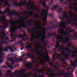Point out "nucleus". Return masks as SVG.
Masks as SVG:
<instances>
[{"label": "nucleus", "mask_w": 77, "mask_h": 77, "mask_svg": "<svg viewBox=\"0 0 77 77\" xmlns=\"http://www.w3.org/2000/svg\"><path fill=\"white\" fill-rule=\"evenodd\" d=\"M49 9L48 8L47 10V11L44 14H43L42 13H40V15H41V16H44V15H45V20L46 21V22H47V15H48V11Z\"/></svg>", "instance_id": "2eb2a0df"}, {"label": "nucleus", "mask_w": 77, "mask_h": 77, "mask_svg": "<svg viewBox=\"0 0 77 77\" xmlns=\"http://www.w3.org/2000/svg\"><path fill=\"white\" fill-rule=\"evenodd\" d=\"M60 20H63L64 19V17H60Z\"/></svg>", "instance_id": "bf43d9fd"}, {"label": "nucleus", "mask_w": 77, "mask_h": 77, "mask_svg": "<svg viewBox=\"0 0 77 77\" xmlns=\"http://www.w3.org/2000/svg\"><path fill=\"white\" fill-rule=\"evenodd\" d=\"M39 29H41V30H44V31H46V30H49V28H42L41 27H35V28H32V30H38Z\"/></svg>", "instance_id": "f3484780"}, {"label": "nucleus", "mask_w": 77, "mask_h": 77, "mask_svg": "<svg viewBox=\"0 0 77 77\" xmlns=\"http://www.w3.org/2000/svg\"><path fill=\"white\" fill-rule=\"evenodd\" d=\"M62 2H63V0H60V2L61 3H62L63 5H66V4H67V3L66 2L63 3Z\"/></svg>", "instance_id": "79ce46f5"}, {"label": "nucleus", "mask_w": 77, "mask_h": 77, "mask_svg": "<svg viewBox=\"0 0 77 77\" xmlns=\"http://www.w3.org/2000/svg\"><path fill=\"white\" fill-rule=\"evenodd\" d=\"M9 44V42L5 41H2L1 42V44Z\"/></svg>", "instance_id": "f704fd0d"}, {"label": "nucleus", "mask_w": 77, "mask_h": 77, "mask_svg": "<svg viewBox=\"0 0 77 77\" xmlns=\"http://www.w3.org/2000/svg\"><path fill=\"white\" fill-rule=\"evenodd\" d=\"M6 12L8 13L9 14H11L10 12H15V11H12L11 10L10 8H9L8 9H6V10L4 12V14H5Z\"/></svg>", "instance_id": "6ab92c4d"}, {"label": "nucleus", "mask_w": 77, "mask_h": 77, "mask_svg": "<svg viewBox=\"0 0 77 77\" xmlns=\"http://www.w3.org/2000/svg\"><path fill=\"white\" fill-rule=\"evenodd\" d=\"M26 27V28H27L28 29H27V31H28L27 32L28 33H31V32H30V30L29 29L28 27H27V26Z\"/></svg>", "instance_id": "49530a36"}, {"label": "nucleus", "mask_w": 77, "mask_h": 77, "mask_svg": "<svg viewBox=\"0 0 77 77\" xmlns=\"http://www.w3.org/2000/svg\"><path fill=\"white\" fill-rule=\"evenodd\" d=\"M72 45V43H70L69 44V47H71V45Z\"/></svg>", "instance_id": "774afa93"}, {"label": "nucleus", "mask_w": 77, "mask_h": 77, "mask_svg": "<svg viewBox=\"0 0 77 77\" xmlns=\"http://www.w3.org/2000/svg\"><path fill=\"white\" fill-rule=\"evenodd\" d=\"M56 48H57V47L59 48V50H58L57 51L58 52H59V51H61V50H65V51H67L68 52L71 51L69 50V48H65V46L64 45H62V47L60 46V45L59 44H57L56 46L55 47Z\"/></svg>", "instance_id": "39448f33"}, {"label": "nucleus", "mask_w": 77, "mask_h": 77, "mask_svg": "<svg viewBox=\"0 0 77 77\" xmlns=\"http://www.w3.org/2000/svg\"><path fill=\"white\" fill-rule=\"evenodd\" d=\"M73 53L74 54L71 55V54H69V56H72V57L73 58L74 57H77V55L76 54V53H77V51H73Z\"/></svg>", "instance_id": "5701e85b"}, {"label": "nucleus", "mask_w": 77, "mask_h": 77, "mask_svg": "<svg viewBox=\"0 0 77 77\" xmlns=\"http://www.w3.org/2000/svg\"><path fill=\"white\" fill-rule=\"evenodd\" d=\"M59 66H60V67H61V66H62L63 68H66V66L64 65H59Z\"/></svg>", "instance_id": "de8ad7c7"}, {"label": "nucleus", "mask_w": 77, "mask_h": 77, "mask_svg": "<svg viewBox=\"0 0 77 77\" xmlns=\"http://www.w3.org/2000/svg\"><path fill=\"white\" fill-rule=\"evenodd\" d=\"M2 68H6L7 69V68H8V67L5 66H2Z\"/></svg>", "instance_id": "052dcab7"}, {"label": "nucleus", "mask_w": 77, "mask_h": 77, "mask_svg": "<svg viewBox=\"0 0 77 77\" xmlns=\"http://www.w3.org/2000/svg\"><path fill=\"white\" fill-rule=\"evenodd\" d=\"M38 48H40V49L41 50H45V48L42 47V45H39L38 47L34 48V49L31 50V51L33 53H35V52H36V53H37V54L38 53H40V52H42V51H40L38 50Z\"/></svg>", "instance_id": "423d86ee"}, {"label": "nucleus", "mask_w": 77, "mask_h": 77, "mask_svg": "<svg viewBox=\"0 0 77 77\" xmlns=\"http://www.w3.org/2000/svg\"><path fill=\"white\" fill-rule=\"evenodd\" d=\"M3 39H6V40L8 39H8H9V38L8 37H6L4 38Z\"/></svg>", "instance_id": "6e6d98bb"}, {"label": "nucleus", "mask_w": 77, "mask_h": 77, "mask_svg": "<svg viewBox=\"0 0 77 77\" xmlns=\"http://www.w3.org/2000/svg\"><path fill=\"white\" fill-rule=\"evenodd\" d=\"M46 61L44 60H43V62H42L40 63V64L41 65H45V63H46Z\"/></svg>", "instance_id": "58836bf2"}, {"label": "nucleus", "mask_w": 77, "mask_h": 77, "mask_svg": "<svg viewBox=\"0 0 77 77\" xmlns=\"http://www.w3.org/2000/svg\"><path fill=\"white\" fill-rule=\"evenodd\" d=\"M32 56V54L31 53H27V56L28 57H29L30 56Z\"/></svg>", "instance_id": "09e8293b"}, {"label": "nucleus", "mask_w": 77, "mask_h": 77, "mask_svg": "<svg viewBox=\"0 0 77 77\" xmlns=\"http://www.w3.org/2000/svg\"><path fill=\"white\" fill-rule=\"evenodd\" d=\"M7 21V20H6V16L5 15H3L2 17V20H0V22H3L4 24H5V25H2V27H3L4 28L6 29V27H8V26L9 25V23H5Z\"/></svg>", "instance_id": "6e6552de"}, {"label": "nucleus", "mask_w": 77, "mask_h": 77, "mask_svg": "<svg viewBox=\"0 0 77 77\" xmlns=\"http://www.w3.org/2000/svg\"><path fill=\"white\" fill-rule=\"evenodd\" d=\"M56 39L57 40H59V39L60 40H61L58 41L57 42V43H60V42H62V43H66L65 41L63 39V37L60 36V35H59V37H57Z\"/></svg>", "instance_id": "f8f14e48"}, {"label": "nucleus", "mask_w": 77, "mask_h": 77, "mask_svg": "<svg viewBox=\"0 0 77 77\" xmlns=\"http://www.w3.org/2000/svg\"><path fill=\"white\" fill-rule=\"evenodd\" d=\"M46 61L44 60H43V62H42L40 63V64L41 65H45V63H46Z\"/></svg>", "instance_id": "ea45409f"}, {"label": "nucleus", "mask_w": 77, "mask_h": 77, "mask_svg": "<svg viewBox=\"0 0 77 77\" xmlns=\"http://www.w3.org/2000/svg\"><path fill=\"white\" fill-rule=\"evenodd\" d=\"M8 49H9L11 52H13L14 51V50L12 49V47L10 46H7L4 49L5 51H6V52H8V51H9V50H8Z\"/></svg>", "instance_id": "4468645a"}, {"label": "nucleus", "mask_w": 77, "mask_h": 77, "mask_svg": "<svg viewBox=\"0 0 77 77\" xmlns=\"http://www.w3.org/2000/svg\"><path fill=\"white\" fill-rule=\"evenodd\" d=\"M33 75V74L32 73V72H30L28 74L23 75V76H21V77H29L30 75Z\"/></svg>", "instance_id": "a878e982"}, {"label": "nucleus", "mask_w": 77, "mask_h": 77, "mask_svg": "<svg viewBox=\"0 0 77 77\" xmlns=\"http://www.w3.org/2000/svg\"><path fill=\"white\" fill-rule=\"evenodd\" d=\"M23 18H24L23 20H22V21H18L17 22H14V20H11V21L9 22V23H10L12 26H16V25H17L18 23H20L21 24V25H20V27H23L24 28H26V27H27V25L26 24V22L25 21H28L27 19L28 18H29V16H28L26 17H23Z\"/></svg>", "instance_id": "f257e3e1"}, {"label": "nucleus", "mask_w": 77, "mask_h": 77, "mask_svg": "<svg viewBox=\"0 0 77 77\" xmlns=\"http://www.w3.org/2000/svg\"><path fill=\"white\" fill-rule=\"evenodd\" d=\"M35 39V38L32 37L31 38V41L32 42H34V40Z\"/></svg>", "instance_id": "37998d69"}, {"label": "nucleus", "mask_w": 77, "mask_h": 77, "mask_svg": "<svg viewBox=\"0 0 77 77\" xmlns=\"http://www.w3.org/2000/svg\"><path fill=\"white\" fill-rule=\"evenodd\" d=\"M13 59H15V60L17 62H22L23 61V58H17L15 57H11L8 59H7L8 61H11L12 63H13V64H15V62L14 60H13Z\"/></svg>", "instance_id": "20e7f679"}, {"label": "nucleus", "mask_w": 77, "mask_h": 77, "mask_svg": "<svg viewBox=\"0 0 77 77\" xmlns=\"http://www.w3.org/2000/svg\"><path fill=\"white\" fill-rule=\"evenodd\" d=\"M54 33L53 34L52 33H49L48 34V36L49 38H51V36H55L56 35V32L55 31L54 32Z\"/></svg>", "instance_id": "393cba45"}, {"label": "nucleus", "mask_w": 77, "mask_h": 77, "mask_svg": "<svg viewBox=\"0 0 77 77\" xmlns=\"http://www.w3.org/2000/svg\"><path fill=\"white\" fill-rule=\"evenodd\" d=\"M75 15V13H73L70 14L69 16H68L67 14H65L63 15V17H66L68 18V19H69V21H70V22L71 21L77 22V19L76 18L75 19H74V18H76Z\"/></svg>", "instance_id": "7ed1b4c3"}, {"label": "nucleus", "mask_w": 77, "mask_h": 77, "mask_svg": "<svg viewBox=\"0 0 77 77\" xmlns=\"http://www.w3.org/2000/svg\"><path fill=\"white\" fill-rule=\"evenodd\" d=\"M62 11V8H60L58 11V13H60V12H61V11Z\"/></svg>", "instance_id": "864d4df0"}, {"label": "nucleus", "mask_w": 77, "mask_h": 77, "mask_svg": "<svg viewBox=\"0 0 77 77\" xmlns=\"http://www.w3.org/2000/svg\"><path fill=\"white\" fill-rule=\"evenodd\" d=\"M62 54H63V55H65V52L63 51L62 52Z\"/></svg>", "instance_id": "69168bd1"}, {"label": "nucleus", "mask_w": 77, "mask_h": 77, "mask_svg": "<svg viewBox=\"0 0 77 77\" xmlns=\"http://www.w3.org/2000/svg\"><path fill=\"white\" fill-rule=\"evenodd\" d=\"M36 71H37L38 73H41V74H45V72H44V70L43 69L41 70H39L38 68L35 69Z\"/></svg>", "instance_id": "b1692460"}, {"label": "nucleus", "mask_w": 77, "mask_h": 77, "mask_svg": "<svg viewBox=\"0 0 77 77\" xmlns=\"http://www.w3.org/2000/svg\"><path fill=\"white\" fill-rule=\"evenodd\" d=\"M58 33H63L64 36H66L67 35V32H65L64 29L63 30V31L60 30V29H59L58 30Z\"/></svg>", "instance_id": "aec40b11"}, {"label": "nucleus", "mask_w": 77, "mask_h": 77, "mask_svg": "<svg viewBox=\"0 0 77 77\" xmlns=\"http://www.w3.org/2000/svg\"><path fill=\"white\" fill-rule=\"evenodd\" d=\"M55 56H57V57H59V58H60V57H62V56L60 54H58L57 55V54H55L53 56L52 60H54V59H56V58H55Z\"/></svg>", "instance_id": "412c9836"}, {"label": "nucleus", "mask_w": 77, "mask_h": 77, "mask_svg": "<svg viewBox=\"0 0 77 77\" xmlns=\"http://www.w3.org/2000/svg\"><path fill=\"white\" fill-rule=\"evenodd\" d=\"M69 37H71V35H70L69 36V37L68 38H67L66 39V38H65V41L66 42H69V41L70 40L69 39Z\"/></svg>", "instance_id": "72a5a7b5"}, {"label": "nucleus", "mask_w": 77, "mask_h": 77, "mask_svg": "<svg viewBox=\"0 0 77 77\" xmlns=\"http://www.w3.org/2000/svg\"><path fill=\"white\" fill-rule=\"evenodd\" d=\"M63 74H66V75H72V73H68L67 74L64 70H63V72L61 71L60 73H56L54 74L53 73L51 74V75L53 77H58L60 75H63Z\"/></svg>", "instance_id": "0eeeda50"}, {"label": "nucleus", "mask_w": 77, "mask_h": 77, "mask_svg": "<svg viewBox=\"0 0 77 77\" xmlns=\"http://www.w3.org/2000/svg\"><path fill=\"white\" fill-rule=\"evenodd\" d=\"M30 13H29L28 12H26V13L27 14H28V15H32L33 14H34V13L32 11H30Z\"/></svg>", "instance_id": "e433bc0d"}, {"label": "nucleus", "mask_w": 77, "mask_h": 77, "mask_svg": "<svg viewBox=\"0 0 77 77\" xmlns=\"http://www.w3.org/2000/svg\"><path fill=\"white\" fill-rule=\"evenodd\" d=\"M49 17H53V14L51 13L49 14Z\"/></svg>", "instance_id": "338daca9"}, {"label": "nucleus", "mask_w": 77, "mask_h": 77, "mask_svg": "<svg viewBox=\"0 0 77 77\" xmlns=\"http://www.w3.org/2000/svg\"><path fill=\"white\" fill-rule=\"evenodd\" d=\"M50 65L51 66H53V68H54L56 69H58V67L56 66V65L53 64V63H51Z\"/></svg>", "instance_id": "bb28decb"}, {"label": "nucleus", "mask_w": 77, "mask_h": 77, "mask_svg": "<svg viewBox=\"0 0 77 77\" xmlns=\"http://www.w3.org/2000/svg\"><path fill=\"white\" fill-rule=\"evenodd\" d=\"M12 13H10V14H9L7 15L8 16H12V15H17V17L18 18H23L24 17L23 16H20V15L21 14L23 15V14H24V13H22L21 14H18V12H17L16 11L15 12H12Z\"/></svg>", "instance_id": "1a4fd4ad"}, {"label": "nucleus", "mask_w": 77, "mask_h": 77, "mask_svg": "<svg viewBox=\"0 0 77 77\" xmlns=\"http://www.w3.org/2000/svg\"><path fill=\"white\" fill-rule=\"evenodd\" d=\"M42 33L43 35H46V31H44L43 32H42Z\"/></svg>", "instance_id": "13d9d810"}, {"label": "nucleus", "mask_w": 77, "mask_h": 77, "mask_svg": "<svg viewBox=\"0 0 77 77\" xmlns=\"http://www.w3.org/2000/svg\"><path fill=\"white\" fill-rule=\"evenodd\" d=\"M11 35L13 38L14 37H17V38H18V37H20V38H24L25 36H26V33H25L24 34H23V36H22V35L21 34L18 35L17 34H15L14 36V35L13 34H11Z\"/></svg>", "instance_id": "ddd939ff"}, {"label": "nucleus", "mask_w": 77, "mask_h": 77, "mask_svg": "<svg viewBox=\"0 0 77 77\" xmlns=\"http://www.w3.org/2000/svg\"><path fill=\"white\" fill-rule=\"evenodd\" d=\"M24 63L26 65V67L29 69H32V66L30 63H29V62H24Z\"/></svg>", "instance_id": "dca6fc26"}, {"label": "nucleus", "mask_w": 77, "mask_h": 77, "mask_svg": "<svg viewBox=\"0 0 77 77\" xmlns=\"http://www.w3.org/2000/svg\"><path fill=\"white\" fill-rule=\"evenodd\" d=\"M46 74L47 75H48V77H50V74L48 73H46Z\"/></svg>", "instance_id": "e2e57ef3"}, {"label": "nucleus", "mask_w": 77, "mask_h": 77, "mask_svg": "<svg viewBox=\"0 0 77 77\" xmlns=\"http://www.w3.org/2000/svg\"><path fill=\"white\" fill-rule=\"evenodd\" d=\"M15 29L16 30H17L18 29H21V27H15Z\"/></svg>", "instance_id": "603ef678"}, {"label": "nucleus", "mask_w": 77, "mask_h": 77, "mask_svg": "<svg viewBox=\"0 0 77 77\" xmlns=\"http://www.w3.org/2000/svg\"><path fill=\"white\" fill-rule=\"evenodd\" d=\"M26 49H31L32 48V46L30 45H29L28 46L26 45Z\"/></svg>", "instance_id": "473e14b6"}, {"label": "nucleus", "mask_w": 77, "mask_h": 77, "mask_svg": "<svg viewBox=\"0 0 77 77\" xmlns=\"http://www.w3.org/2000/svg\"><path fill=\"white\" fill-rule=\"evenodd\" d=\"M73 5L74 6H77V4L76 3L73 2Z\"/></svg>", "instance_id": "8fccbe9b"}, {"label": "nucleus", "mask_w": 77, "mask_h": 77, "mask_svg": "<svg viewBox=\"0 0 77 77\" xmlns=\"http://www.w3.org/2000/svg\"><path fill=\"white\" fill-rule=\"evenodd\" d=\"M72 7H74L73 5H71L70 7H69V9H73V10H74L75 11H77V8H75L74 7L72 8Z\"/></svg>", "instance_id": "7c9ffc66"}, {"label": "nucleus", "mask_w": 77, "mask_h": 77, "mask_svg": "<svg viewBox=\"0 0 77 77\" xmlns=\"http://www.w3.org/2000/svg\"><path fill=\"white\" fill-rule=\"evenodd\" d=\"M37 55L38 56H41L42 58L45 59L46 62H49L50 61V58L49 57H47L45 56L44 54H42L41 53H38L37 54Z\"/></svg>", "instance_id": "9b49d317"}, {"label": "nucleus", "mask_w": 77, "mask_h": 77, "mask_svg": "<svg viewBox=\"0 0 77 77\" xmlns=\"http://www.w3.org/2000/svg\"><path fill=\"white\" fill-rule=\"evenodd\" d=\"M0 14H1L2 15H3V14H4V13L3 12H2L1 10H0Z\"/></svg>", "instance_id": "4d7b16f0"}, {"label": "nucleus", "mask_w": 77, "mask_h": 77, "mask_svg": "<svg viewBox=\"0 0 77 77\" xmlns=\"http://www.w3.org/2000/svg\"><path fill=\"white\" fill-rule=\"evenodd\" d=\"M8 67H10V68H11V69H12V70H14V67H13V66H11V65H10L8 66Z\"/></svg>", "instance_id": "a18cd8bd"}, {"label": "nucleus", "mask_w": 77, "mask_h": 77, "mask_svg": "<svg viewBox=\"0 0 77 77\" xmlns=\"http://www.w3.org/2000/svg\"><path fill=\"white\" fill-rule=\"evenodd\" d=\"M59 7V6L58 5H56L54 6L53 7V9H57V8Z\"/></svg>", "instance_id": "c03bdc74"}, {"label": "nucleus", "mask_w": 77, "mask_h": 77, "mask_svg": "<svg viewBox=\"0 0 77 77\" xmlns=\"http://www.w3.org/2000/svg\"><path fill=\"white\" fill-rule=\"evenodd\" d=\"M73 35L75 36V37L76 39H77V34H76L75 33L73 34Z\"/></svg>", "instance_id": "5fc2aeb1"}, {"label": "nucleus", "mask_w": 77, "mask_h": 77, "mask_svg": "<svg viewBox=\"0 0 77 77\" xmlns=\"http://www.w3.org/2000/svg\"><path fill=\"white\" fill-rule=\"evenodd\" d=\"M46 0H45L44 2H43L42 0H40L39 3L41 5H42L44 7V8H46V5H45V1Z\"/></svg>", "instance_id": "4be33fe9"}, {"label": "nucleus", "mask_w": 77, "mask_h": 77, "mask_svg": "<svg viewBox=\"0 0 77 77\" xmlns=\"http://www.w3.org/2000/svg\"><path fill=\"white\" fill-rule=\"evenodd\" d=\"M48 72H52V73L51 74H51H53H53H54V72H53V70H50V71L48 70Z\"/></svg>", "instance_id": "3c124183"}, {"label": "nucleus", "mask_w": 77, "mask_h": 77, "mask_svg": "<svg viewBox=\"0 0 77 77\" xmlns=\"http://www.w3.org/2000/svg\"><path fill=\"white\" fill-rule=\"evenodd\" d=\"M5 6H7L8 7H11L12 5H9L8 4V0H6L5 2V3L4 4Z\"/></svg>", "instance_id": "c85d7f7f"}, {"label": "nucleus", "mask_w": 77, "mask_h": 77, "mask_svg": "<svg viewBox=\"0 0 77 77\" xmlns=\"http://www.w3.org/2000/svg\"><path fill=\"white\" fill-rule=\"evenodd\" d=\"M70 23V22L69 21V19L67 22H64V24H66V25H67V24H68V23Z\"/></svg>", "instance_id": "a19ab883"}, {"label": "nucleus", "mask_w": 77, "mask_h": 77, "mask_svg": "<svg viewBox=\"0 0 77 77\" xmlns=\"http://www.w3.org/2000/svg\"><path fill=\"white\" fill-rule=\"evenodd\" d=\"M27 56V54H23L22 57H24V56Z\"/></svg>", "instance_id": "0e129e2a"}, {"label": "nucleus", "mask_w": 77, "mask_h": 77, "mask_svg": "<svg viewBox=\"0 0 77 77\" xmlns=\"http://www.w3.org/2000/svg\"><path fill=\"white\" fill-rule=\"evenodd\" d=\"M62 14H67V12H65L63 11V12L61 13Z\"/></svg>", "instance_id": "680f3d73"}, {"label": "nucleus", "mask_w": 77, "mask_h": 77, "mask_svg": "<svg viewBox=\"0 0 77 77\" xmlns=\"http://www.w3.org/2000/svg\"><path fill=\"white\" fill-rule=\"evenodd\" d=\"M58 59L59 60H61V61L62 62H64L66 60L65 59H64L63 58L61 57V58H59Z\"/></svg>", "instance_id": "4c0bfd02"}, {"label": "nucleus", "mask_w": 77, "mask_h": 77, "mask_svg": "<svg viewBox=\"0 0 77 77\" xmlns=\"http://www.w3.org/2000/svg\"><path fill=\"white\" fill-rule=\"evenodd\" d=\"M36 35L38 36V38H37V39L38 41H39V38L42 41V43L44 41H45V38L46 37V34L44 35H43L42 36V38H43L42 39L41 38V36L40 35H39V32H38L36 34Z\"/></svg>", "instance_id": "9d476101"}, {"label": "nucleus", "mask_w": 77, "mask_h": 77, "mask_svg": "<svg viewBox=\"0 0 77 77\" xmlns=\"http://www.w3.org/2000/svg\"><path fill=\"white\" fill-rule=\"evenodd\" d=\"M63 22L62 21L61 23H60V27H63L64 29H66V27H65V24H63Z\"/></svg>", "instance_id": "c756f323"}, {"label": "nucleus", "mask_w": 77, "mask_h": 77, "mask_svg": "<svg viewBox=\"0 0 77 77\" xmlns=\"http://www.w3.org/2000/svg\"><path fill=\"white\" fill-rule=\"evenodd\" d=\"M57 27H58V25H53V26H51L49 27V28L51 29H56V28H57Z\"/></svg>", "instance_id": "cd10ccee"}, {"label": "nucleus", "mask_w": 77, "mask_h": 77, "mask_svg": "<svg viewBox=\"0 0 77 77\" xmlns=\"http://www.w3.org/2000/svg\"><path fill=\"white\" fill-rule=\"evenodd\" d=\"M27 2H26V0H25L23 2L22 1V0H20V4H17L16 2H14L13 3V7L15 6L17 7L18 6H26L27 8V9H34V11H36V9L35 8H33V7L32 6H29V5H27Z\"/></svg>", "instance_id": "f03ea898"}, {"label": "nucleus", "mask_w": 77, "mask_h": 77, "mask_svg": "<svg viewBox=\"0 0 77 77\" xmlns=\"http://www.w3.org/2000/svg\"><path fill=\"white\" fill-rule=\"evenodd\" d=\"M1 34L2 35H3V36H1V38H3V39L4 38V36H6V35H7V34L5 33V31H4L3 32H2L1 33Z\"/></svg>", "instance_id": "2f4dec72"}, {"label": "nucleus", "mask_w": 77, "mask_h": 77, "mask_svg": "<svg viewBox=\"0 0 77 77\" xmlns=\"http://www.w3.org/2000/svg\"><path fill=\"white\" fill-rule=\"evenodd\" d=\"M71 26H72V27H75V26H76V27H77V23H76L75 22L74 23H72V24L71 25Z\"/></svg>", "instance_id": "c9c22d12"}, {"label": "nucleus", "mask_w": 77, "mask_h": 77, "mask_svg": "<svg viewBox=\"0 0 77 77\" xmlns=\"http://www.w3.org/2000/svg\"><path fill=\"white\" fill-rule=\"evenodd\" d=\"M14 30L13 31H12V30ZM10 31H12L11 32V34H10V36H11V38H12L14 39V40H16V39H17V38H15V37H13L12 36H11V35H13V36H14V35L12 33H14L15 32V29H14V28H11V29H10Z\"/></svg>", "instance_id": "a211bd4d"}]
</instances>
